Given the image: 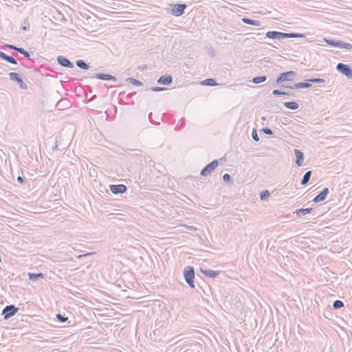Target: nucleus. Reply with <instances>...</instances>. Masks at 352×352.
<instances>
[{
    "label": "nucleus",
    "mask_w": 352,
    "mask_h": 352,
    "mask_svg": "<svg viewBox=\"0 0 352 352\" xmlns=\"http://www.w3.org/2000/svg\"><path fill=\"white\" fill-rule=\"evenodd\" d=\"M184 276L186 282L188 283V285L192 287L195 288V284H194V278H195V270L194 267L192 266H188L184 268Z\"/></svg>",
    "instance_id": "f257e3e1"
},
{
    "label": "nucleus",
    "mask_w": 352,
    "mask_h": 352,
    "mask_svg": "<svg viewBox=\"0 0 352 352\" xmlns=\"http://www.w3.org/2000/svg\"><path fill=\"white\" fill-rule=\"evenodd\" d=\"M336 69L348 78H352V67L342 63H339L336 65Z\"/></svg>",
    "instance_id": "f03ea898"
},
{
    "label": "nucleus",
    "mask_w": 352,
    "mask_h": 352,
    "mask_svg": "<svg viewBox=\"0 0 352 352\" xmlns=\"http://www.w3.org/2000/svg\"><path fill=\"white\" fill-rule=\"evenodd\" d=\"M9 78L11 80L15 81L18 83L19 87L23 89H26L28 85L23 82L22 75L16 72H10L8 74Z\"/></svg>",
    "instance_id": "7ed1b4c3"
},
{
    "label": "nucleus",
    "mask_w": 352,
    "mask_h": 352,
    "mask_svg": "<svg viewBox=\"0 0 352 352\" xmlns=\"http://www.w3.org/2000/svg\"><path fill=\"white\" fill-rule=\"evenodd\" d=\"M219 166V162L217 160L212 161L210 163L207 164L201 170V175L206 177L210 175L212 171Z\"/></svg>",
    "instance_id": "20e7f679"
},
{
    "label": "nucleus",
    "mask_w": 352,
    "mask_h": 352,
    "mask_svg": "<svg viewBox=\"0 0 352 352\" xmlns=\"http://www.w3.org/2000/svg\"><path fill=\"white\" fill-rule=\"evenodd\" d=\"M172 7L171 14L174 16H179L182 15L184 13V10L186 8L187 6L184 3H176V4H170Z\"/></svg>",
    "instance_id": "39448f33"
},
{
    "label": "nucleus",
    "mask_w": 352,
    "mask_h": 352,
    "mask_svg": "<svg viewBox=\"0 0 352 352\" xmlns=\"http://www.w3.org/2000/svg\"><path fill=\"white\" fill-rule=\"evenodd\" d=\"M18 311V308L15 307L14 305H7L6 306L3 311L2 315L4 316L5 320H8L12 316H14L15 314Z\"/></svg>",
    "instance_id": "423d86ee"
},
{
    "label": "nucleus",
    "mask_w": 352,
    "mask_h": 352,
    "mask_svg": "<svg viewBox=\"0 0 352 352\" xmlns=\"http://www.w3.org/2000/svg\"><path fill=\"white\" fill-rule=\"evenodd\" d=\"M295 75L296 72L293 71L281 73L276 78V83L280 84L285 81H289L291 80V78L294 77Z\"/></svg>",
    "instance_id": "0eeeda50"
},
{
    "label": "nucleus",
    "mask_w": 352,
    "mask_h": 352,
    "mask_svg": "<svg viewBox=\"0 0 352 352\" xmlns=\"http://www.w3.org/2000/svg\"><path fill=\"white\" fill-rule=\"evenodd\" d=\"M109 189L113 194H122L124 193L127 188L124 184H112L109 186Z\"/></svg>",
    "instance_id": "6e6552de"
},
{
    "label": "nucleus",
    "mask_w": 352,
    "mask_h": 352,
    "mask_svg": "<svg viewBox=\"0 0 352 352\" xmlns=\"http://www.w3.org/2000/svg\"><path fill=\"white\" fill-rule=\"evenodd\" d=\"M57 62L60 65L65 67L73 68L74 67V64L68 58L63 56H58Z\"/></svg>",
    "instance_id": "1a4fd4ad"
},
{
    "label": "nucleus",
    "mask_w": 352,
    "mask_h": 352,
    "mask_svg": "<svg viewBox=\"0 0 352 352\" xmlns=\"http://www.w3.org/2000/svg\"><path fill=\"white\" fill-rule=\"evenodd\" d=\"M329 192V188H324L322 189V190L314 198L313 201L315 203H318V202L324 201L326 199Z\"/></svg>",
    "instance_id": "9d476101"
},
{
    "label": "nucleus",
    "mask_w": 352,
    "mask_h": 352,
    "mask_svg": "<svg viewBox=\"0 0 352 352\" xmlns=\"http://www.w3.org/2000/svg\"><path fill=\"white\" fill-rule=\"evenodd\" d=\"M173 78L170 75H164L160 76L157 80V83L164 85H169L172 83Z\"/></svg>",
    "instance_id": "9b49d317"
},
{
    "label": "nucleus",
    "mask_w": 352,
    "mask_h": 352,
    "mask_svg": "<svg viewBox=\"0 0 352 352\" xmlns=\"http://www.w3.org/2000/svg\"><path fill=\"white\" fill-rule=\"evenodd\" d=\"M298 37H305V35L299 33H285L280 32V40Z\"/></svg>",
    "instance_id": "f8f14e48"
},
{
    "label": "nucleus",
    "mask_w": 352,
    "mask_h": 352,
    "mask_svg": "<svg viewBox=\"0 0 352 352\" xmlns=\"http://www.w3.org/2000/svg\"><path fill=\"white\" fill-rule=\"evenodd\" d=\"M294 154L296 157V164L300 166L302 165L303 160H304V154L303 153L298 150V149H294Z\"/></svg>",
    "instance_id": "ddd939ff"
},
{
    "label": "nucleus",
    "mask_w": 352,
    "mask_h": 352,
    "mask_svg": "<svg viewBox=\"0 0 352 352\" xmlns=\"http://www.w3.org/2000/svg\"><path fill=\"white\" fill-rule=\"evenodd\" d=\"M95 78L102 80H112L116 81V78L111 74H106L103 73H98L95 74Z\"/></svg>",
    "instance_id": "4468645a"
},
{
    "label": "nucleus",
    "mask_w": 352,
    "mask_h": 352,
    "mask_svg": "<svg viewBox=\"0 0 352 352\" xmlns=\"http://www.w3.org/2000/svg\"><path fill=\"white\" fill-rule=\"evenodd\" d=\"M201 272L208 277L215 278L219 274V271H215L212 270H203L200 269Z\"/></svg>",
    "instance_id": "2eb2a0df"
},
{
    "label": "nucleus",
    "mask_w": 352,
    "mask_h": 352,
    "mask_svg": "<svg viewBox=\"0 0 352 352\" xmlns=\"http://www.w3.org/2000/svg\"><path fill=\"white\" fill-rule=\"evenodd\" d=\"M0 58H2L3 60H6L7 62H8L10 63H12V64L15 65L17 63L16 59L14 57L9 56L1 51H0Z\"/></svg>",
    "instance_id": "dca6fc26"
},
{
    "label": "nucleus",
    "mask_w": 352,
    "mask_h": 352,
    "mask_svg": "<svg viewBox=\"0 0 352 352\" xmlns=\"http://www.w3.org/2000/svg\"><path fill=\"white\" fill-rule=\"evenodd\" d=\"M242 21H243V23H244L245 24H248V25H254V26L261 25V22L260 21L251 19L247 18V17L242 18Z\"/></svg>",
    "instance_id": "f3484780"
},
{
    "label": "nucleus",
    "mask_w": 352,
    "mask_h": 352,
    "mask_svg": "<svg viewBox=\"0 0 352 352\" xmlns=\"http://www.w3.org/2000/svg\"><path fill=\"white\" fill-rule=\"evenodd\" d=\"M283 105L287 109H292V110H296L299 107V104L296 102H294V101L285 102L283 103Z\"/></svg>",
    "instance_id": "a211bd4d"
},
{
    "label": "nucleus",
    "mask_w": 352,
    "mask_h": 352,
    "mask_svg": "<svg viewBox=\"0 0 352 352\" xmlns=\"http://www.w3.org/2000/svg\"><path fill=\"white\" fill-rule=\"evenodd\" d=\"M266 37H267L270 39L280 40V32L269 31L266 33Z\"/></svg>",
    "instance_id": "6ab92c4d"
},
{
    "label": "nucleus",
    "mask_w": 352,
    "mask_h": 352,
    "mask_svg": "<svg viewBox=\"0 0 352 352\" xmlns=\"http://www.w3.org/2000/svg\"><path fill=\"white\" fill-rule=\"evenodd\" d=\"M45 275L43 273H28L29 279L32 281H36L38 278H43Z\"/></svg>",
    "instance_id": "aec40b11"
},
{
    "label": "nucleus",
    "mask_w": 352,
    "mask_h": 352,
    "mask_svg": "<svg viewBox=\"0 0 352 352\" xmlns=\"http://www.w3.org/2000/svg\"><path fill=\"white\" fill-rule=\"evenodd\" d=\"M312 210V208H300L296 210V213L297 216L301 217L302 215H305L307 214H309Z\"/></svg>",
    "instance_id": "412c9836"
},
{
    "label": "nucleus",
    "mask_w": 352,
    "mask_h": 352,
    "mask_svg": "<svg viewBox=\"0 0 352 352\" xmlns=\"http://www.w3.org/2000/svg\"><path fill=\"white\" fill-rule=\"evenodd\" d=\"M311 170H309L307 172H306L304 175H303V177L300 182V184L302 185H305L307 184L309 179H310V177H311Z\"/></svg>",
    "instance_id": "4be33fe9"
},
{
    "label": "nucleus",
    "mask_w": 352,
    "mask_h": 352,
    "mask_svg": "<svg viewBox=\"0 0 352 352\" xmlns=\"http://www.w3.org/2000/svg\"><path fill=\"white\" fill-rule=\"evenodd\" d=\"M76 64L79 68L84 70L89 69V65L87 63H86L83 60H76Z\"/></svg>",
    "instance_id": "5701e85b"
},
{
    "label": "nucleus",
    "mask_w": 352,
    "mask_h": 352,
    "mask_svg": "<svg viewBox=\"0 0 352 352\" xmlns=\"http://www.w3.org/2000/svg\"><path fill=\"white\" fill-rule=\"evenodd\" d=\"M201 85L206 86H215L217 85V82L212 78H208L201 82Z\"/></svg>",
    "instance_id": "b1692460"
},
{
    "label": "nucleus",
    "mask_w": 352,
    "mask_h": 352,
    "mask_svg": "<svg viewBox=\"0 0 352 352\" xmlns=\"http://www.w3.org/2000/svg\"><path fill=\"white\" fill-rule=\"evenodd\" d=\"M266 79L267 77L265 76H260L254 77L252 80V82L254 84H258L265 82Z\"/></svg>",
    "instance_id": "393cba45"
},
{
    "label": "nucleus",
    "mask_w": 352,
    "mask_h": 352,
    "mask_svg": "<svg viewBox=\"0 0 352 352\" xmlns=\"http://www.w3.org/2000/svg\"><path fill=\"white\" fill-rule=\"evenodd\" d=\"M338 47L340 48H344L346 50H351L352 49V45L349 43H345L342 41H339L338 42Z\"/></svg>",
    "instance_id": "a878e982"
},
{
    "label": "nucleus",
    "mask_w": 352,
    "mask_h": 352,
    "mask_svg": "<svg viewBox=\"0 0 352 352\" xmlns=\"http://www.w3.org/2000/svg\"><path fill=\"white\" fill-rule=\"evenodd\" d=\"M333 309H338L344 307V302L342 300H336L333 302Z\"/></svg>",
    "instance_id": "bb28decb"
},
{
    "label": "nucleus",
    "mask_w": 352,
    "mask_h": 352,
    "mask_svg": "<svg viewBox=\"0 0 352 352\" xmlns=\"http://www.w3.org/2000/svg\"><path fill=\"white\" fill-rule=\"evenodd\" d=\"M126 81L129 83H131L132 85H137V86H141L142 85V82L138 80H136L135 78L129 77L126 79Z\"/></svg>",
    "instance_id": "cd10ccee"
},
{
    "label": "nucleus",
    "mask_w": 352,
    "mask_h": 352,
    "mask_svg": "<svg viewBox=\"0 0 352 352\" xmlns=\"http://www.w3.org/2000/svg\"><path fill=\"white\" fill-rule=\"evenodd\" d=\"M270 194L267 190H263L260 193L261 200H266L270 197Z\"/></svg>",
    "instance_id": "c85d7f7f"
},
{
    "label": "nucleus",
    "mask_w": 352,
    "mask_h": 352,
    "mask_svg": "<svg viewBox=\"0 0 352 352\" xmlns=\"http://www.w3.org/2000/svg\"><path fill=\"white\" fill-rule=\"evenodd\" d=\"M16 52H18L21 54H23L27 58H30V53L22 47H18V50H16Z\"/></svg>",
    "instance_id": "c756f323"
},
{
    "label": "nucleus",
    "mask_w": 352,
    "mask_h": 352,
    "mask_svg": "<svg viewBox=\"0 0 352 352\" xmlns=\"http://www.w3.org/2000/svg\"><path fill=\"white\" fill-rule=\"evenodd\" d=\"M308 82H314V83H324L325 82V80L323 78H314L307 80Z\"/></svg>",
    "instance_id": "7c9ffc66"
},
{
    "label": "nucleus",
    "mask_w": 352,
    "mask_h": 352,
    "mask_svg": "<svg viewBox=\"0 0 352 352\" xmlns=\"http://www.w3.org/2000/svg\"><path fill=\"white\" fill-rule=\"evenodd\" d=\"M325 41L329 45L334 46V47H338L339 41H335V40H331V39H328V40L325 39Z\"/></svg>",
    "instance_id": "2f4dec72"
},
{
    "label": "nucleus",
    "mask_w": 352,
    "mask_h": 352,
    "mask_svg": "<svg viewBox=\"0 0 352 352\" xmlns=\"http://www.w3.org/2000/svg\"><path fill=\"white\" fill-rule=\"evenodd\" d=\"M56 318L60 322H65L67 321L68 318L65 317V316L61 315L60 314H56Z\"/></svg>",
    "instance_id": "473e14b6"
},
{
    "label": "nucleus",
    "mask_w": 352,
    "mask_h": 352,
    "mask_svg": "<svg viewBox=\"0 0 352 352\" xmlns=\"http://www.w3.org/2000/svg\"><path fill=\"white\" fill-rule=\"evenodd\" d=\"M283 87H285V88H289V89H300V82L298 83H295L293 85H283Z\"/></svg>",
    "instance_id": "72a5a7b5"
},
{
    "label": "nucleus",
    "mask_w": 352,
    "mask_h": 352,
    "mask_svg": "<svg viewBox=\"0 0 352 352\" xmlns=\"http://www.w3.org/2000/svg\"><path fill=\"white\" fill-rule=\"evenodd\" d=\"M252 139L256 141V142H258L259 140V138H258V135L257 134V132H256V130L255 129H254L252 130Z\"/></svg>",
    "instance_id": "f704fd0d"
},
{
    "label": "nucleus",
    "mask_w": 352,
    "mask_h": 352,
    "mask_svg": "<svg viewBox=\"0 0 352 352\" xmlns=\"http://www.w3.org/2000/svg\"><path fill=\"white\" fill-rule=\"evenodd\" d=\"M300 89L309 88L311 87V84L306 82H300Z\"/></svg>",
    "instance_id": "c9c22d12"
},
{
    "label": "nucleus",
    "mask_w": 352,
    "mask_h": 352,
    "mask_svg": "<svg viewBox=\"0 0 352 352\" xmlns=\"http://www.w3.org/2000/svg\"><path fill=\"white\" fill-rule=\"evenodd\" d=\"M223 179L225 182H230L232 181L231 176L228 173H225L223 175Z\"/></svg>",
    "instance_id": "e433bc0d"
},
{
    "label": "nucleus",
    "mask_w": 352,
    "mask_h": 352,
    "mask_svg": "<svg viewBox=\"0 0 352 352\" xmlns=\"http://www.w3.org/2000/svg\"><path fill=\"white\" fill-rule=\"evenodd\" d=\"M272 94L274 96H282L285 95V91L278 89H274L272 91Z\"/></svg>",
    "instance_id": "4c0bfd02"
},
{
    "label": "nucleus",
    "mask_w": 352,
    "mask_h": 352,
    "mask_svg": "<svg viewBox=\"0 0 352 352\" xmlns=\"http://www.w3.org/2000/svg\"><path fill=\"white\" fill-rule=\"evenodd\" d=\"M262 131H263L265 134H266V135H272V134H273L272 131L270 128H267V127H266V128H263V129H262Z\"/></svg>",
    "instance_id": "58836bf2"
},
{
    "label": "nucleus",
    "mask_w": 352,
    "mask_h": 352,
    "mask_svg": "<svg viewBox=\"0 0 352 352\" xmlns=\"http://www.w3.org/2000/svg\"><path fill=\"white\" fill-rule=\"evenodd\" d=\"M151 89L153 91H164L166 89V88L161 87H151Z\"/></svg>",
    "instance_id": "ea45409f"
},
{
    "label": "nucleus",
    "mask_w": 352,
    "mask_h": 352,
    "mask_svg": "<svg viewBox=\"0 0 352 352\" xmlns=\"http://www.w3.org/2000/svg\"><path fill=\"white\" fill-rule=\"evenodd\" d=\"M94 254H95V253L94 252H89V253H86L84 254H80V255L77 256V258L80 259L83 257H87V256H91Z\"/></svg>",
    "instance_id": "a19ab883"
},
{
    "label": "nucleus",
    "mask_w": 352,
    "mask_h": 352,
    "mask_svg": "<svg viewBox=\"0 0 352 352\" xmlns=\"http://www.w3.org/2000/svg\"><path fill=\"white\" fill-rule=\"evenodd\" d=\"M6 47L11 50H15V51L18 50V47H16L14 45L8 44V45H6Z\"/></svg>",
    "instance_id": "79ce46f5"
},
{
    "label": "nucleus",
    "mask_w": 352,
    "mask_h": 352,
    "mask_svg": "<svg viewBox=\"0 0 352 352\" xmlns=\"http://www.w3.org/2000/svg\"><path fill=\"white\" fill-rule=\"evenodd\" d=\"M28 26H29L28 25V23L26 21H24L23 24L22 25L21 28H22L23 30H26L28 29Z\"/></svg>",
    "instance_id": "37998d69"
},
{
    "label": "nucleus",
    "mask_w": 352,
    "mask_h": 352,
    "mask_svg": "<svg viewBox=\"0 0 352 352\" xmlns=\"http://www.w3.org/2000/svg\"><path fill=\"white\" fill-rule=\"evenodd\" d=\"M284 96H290V97H294L295 94H294V93H293L292 91H289V92L285 91V95Z\"/></svg>",
    "instance_id": "c03bdc74"
},
{
    "label": "nucleus",
    "mask_w": 352,
    "mask_h": 352,
    "mask_svg": "<svg viewBox=\"0 0 352 352\" xmlns=\"http://www.w3.org/2000/svg\"><path fill=\"white\" fill-rule=\"evenodd\" d=\"M17 181L20 183V184H23L25 182V180L23 179V177H22L21 176H18L17 177Z\"/></svg>",
    "instance_id": "a18cd8bd"
},
{
    "label": "nucleus",
    "mask_w": 352,
    "mask_h": 352,
    "mask_svg": "<svg viewBox=\"0 0 352 352\" xmlns=\"http://www.w3.org/2000/svg\"><path fill=\"white\" fill-rule=\"evenodd\" d=\"M133 151L135 152V155H139L141 153V151L139 150V149H135V150H133Z\"/></svg>",
    "instance_id": "49530a36"
},
{
    "label": "nucleus",
    "mask_w": 352,
    "mask_h": 352,
    "mask_svg": "<svg viewBox=\"0 0 352 352\" xmlns=\"http://www.w3.org/2000/svg\"><path fill=\"white\" fill-rule=\"evenodd\" d=\"M192 62H193V60H189V61H188V64H190V63H192Z\"/></svg>",
    "instance_id": "de8ad7c7"
},
{
    "label": "nucleus",
    "mask_w": 352,
    "mask_h": 352,
    "mask_svg": "<svg viewBox=\"0 0 352 352\" xmlns=\"http://www.w3.org/2000/svg\"><path fill=\"white\" fill-rule=\"evenodd\" d=\"M262 120H265V117H263V118H262Z\"/></svg>",
    "instance_id": "09e8293b"
},
{
    "label": "nucleus",
    "mask_w": 352,
    "mask_h": 352,
    "mask_svg": "<svg viewBox=\"0 0 352 352\" xmlns=\"http://www.w3.org/2000/svg\"><path fill=\"white\" fill-rule=\"evenodd\" d=\"M145 68H146V66H145V67H144V66H142V69H145Z\"/></svg>",
    "instance_id": "8fccbe9b"
}]
</instances>
